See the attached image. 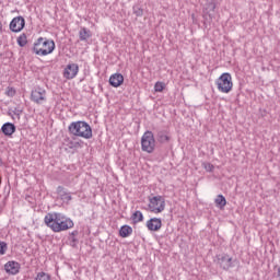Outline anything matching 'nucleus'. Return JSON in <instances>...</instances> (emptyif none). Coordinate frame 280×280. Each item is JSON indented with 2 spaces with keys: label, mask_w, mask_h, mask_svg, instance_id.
I'll return each mask as SVG.
<instances>
[{
  "label": "nucleus",
  "mask_w": 280,
  "mask_h": 280,
  "mask_svg": "<svg viewBox=\"0 0 280 280\" xmlns=\"http://www.w3.org/2000/svg\"><path fill=\"white\" fill-rule=\"evenodd\" d=\"M5 250H8V244L5 242H0V255H5Z\"/></svg>",
  "instance_id": "obj_26"
},
{
  "label": "nucleus",
  "mask_w": 280,
  "mask_h": 280,
  "mask_svg": "<svg viewBox=\"0 0 280 280\" xmlns=\"http://www.w3.org/2000/svg\"><path fill=\"white\" fill-rule=\"evenodd\" d=\"M93 34L91 33V30L86 27H82L79 32V38L80 40L86 42L89 38H91Z\"/></svg>",
  "instance_id": "obj_17"
},
{
  "label": "nucleus",
  "mask_w": 280,
  "mask_h": 280,
  "mask_svg": "<svg viewBox=\"0 0 280 280\" xmlns=\"http://www.w3.org/2000/svg\"><path fill=\"white\" fill-rule=\"evenodd\" d=\"M44 222L54 233H62V231H69L74 226L73 221L60 212L47 213Z\"/></svg>",
  "instance_id": "obj_1"
},
{
  "label": "nucleus",
  "mask_w": 280,
  "mask_h": 280,
  "mask_svg": "<svg viewBox=\"0 0 280 280\" xmlns=\"http://www.w3.org/2000/svg\"><path fill=\"white\" fill-rule=\"evenodd\" d=\"M23 27H25V19L23 16H16L10 23L11 32H21Z\"/></svg>",
  "instance_id": "obj_10"
},
{
  "label": "nucleus",
  "mask_w": 280,
  "mask_h": 280,
  "mask_svg": "<svg viewBox=\"0 0 280 280\" xmlns=\"http://www.w3.org/2000/svg\"><path fill=\"white\" fill-rule=\"evenodd\" d=\"M205 170H206L207 172H211V171L213 170V164H211V163H206V164H205Z\"/></svg>",
  "instance_id": "obj_28"
},
{
  "label": "nucleus",
  "mask_w": 280,
  "mask_h": 280,
  "mask_svg": "<svg viewBox=\"0 0 280 280\" xmlns=\"http://www.w3.org/2000/svg\"><path fill=\"white\" fill-rule=\"evenodd\" d=\"M3 32V23L0 21V34Z\"/></svg>",
  "instance_id": "obj_30"
},
{
  "label": "nucleus",
  "mask_w": 280,
  "mask_h": 280,
  "mask_svg": "<svg viewBox=\"0 0 280 280\" xmlns=\"http://www.w3.org/2000/svg\"><path fill=\"white\" fill-rule=\"evenodd\" d=\"M155 149L156 139H154V133L148 130L141 137V150L142 152H147V154H152Z\"/></svg>",
  "instance_id": "obj_5"
},
{
  "label": "nucleus",
  "mask_w": 280,
  "mask_h": 280,
  "mask_svg": "<svg viewBox=\"0 0 280 280\" xmlns=\"http://www.w3.org/2000/svg\"><path fill=\"white\" fill-rule=\"evenodd\" d=\"M217 207H220L223 209V207H226V198L223 195H218L214 200Z\"/></svg>",
  "instance_id": "obj_20"
},
{
  "label": "nucleus",
  "mask_w": 280,
  "mask_h": 280,
  "mask_svg": "<svg viewBox=\"0 0 280 280\" xmlns=\"http://www.w3.org/2000/svg\"><path fill=\"white\" fill-rule=\"evenodd\" d=\"M4 270L9 273V275H19V271L21 270V265L16 261H8L4 265Z\"/></svg>",
  "instance_id": "obj_14"
},
{
  "label": "nucleus",
  "mask_w": 280,
  "mask_h": 280,
  "mask_svg": "<svg viewBox=\"0 0 280 280\" xmlns=\"http://www.w3.org/2000/svg\"><path fill=\"white\" fill-rule=\"evenodd\" d=\"M31 101H33L34 104H45V102H47V91L40 86L35 88L31 92Z\"/></svg>",
  "instance_id": "obj_8"
},
{
  "label": "nucleus",
  "mask_w": 280,
  "mask_h": 280,
  "mask_svg": "<svg viewBox=\"0 0 280 280\" xmlns=\"http://www.w3.org/2000/svg\"><path fill=\"white\" fill-rule=\"evenodd\" d=\"M215 264L222 270H231V268H234V266H235V265H233V257L229 256L228 254L217 255Z\"/></svg>",
  "instance_id": "obj_7"
},
{
  "label": "nucleus",
  "mask_w": 280,
  "mask_h": 280,
  "mask_svg": "<svg viewBox=\"0 0 280 280\" xmlns=\"http://www.w3.org/2000/svg\"><path fill=\"white\" fill-rule=\"evenodd\" d=\"M68 130L73 137H81V139H92L93 129L86 121H73L69 125Z\"/></svg>",
  "instance_id": "obj_2"
},
{
  "label": "nucleus",
  "mask_w": 280,
  "mask_h": 280,
  "mask_svg": "<svg viewBox=\"0 0 280 280\" xmlns=\"http://www.w3.org/2000/svg\"><path fill=\"white\" fill-rule=\"evenodd\" d=\"M18 45H19L20 47H25V45H27V36H26L25 34L20 35V36L18 37Z\"/></svg>",
  "instance_id": "obj_22"
},
{
  "label": "nucleus",
  "mask_w": 280,
  "mask_h": 280,
  "mask_svg": "<svg viewBox=\"0 0 280 280\" xmlns=\"http://www.w3.org/2000/svg\"><path fill=\"white\" fill-rule=\"evenodd\" d=\"M1 130L5 137H12L16 132V126L12 122H5L2 125Z\"/></svg>",
  "instance_id": "obj_15"
},
{
  "label": "nucleus",
  "mask_w": 280,
  "mask_h": 280,
  "mask_svg": "<svg viewBox=\"0 0 280 280\" xmlns=\"http://www.w3.org/2000/svg\"><path fill=\"white\" fill-rule=\"evenodd\" d=\"M163 89H165V85L163 82H156L154 85L155 93H162Z\"/></svg>",
  "instance_id": "obj_24"
},
{
  "label": "nucleus",
  "mask_w": 280,
  "mask_h": 280,
  "mask_svg": "<svg viewBox=\"0 0 280 280\" xmlns=\"http://www.w3.org/2000/svg\"><path fill=\"white\" fill-rule=\"evenodd\" d=\"M131 220L133 224H139V222H143V212L137 210L132 215Z\"/></svg>",
  "instance_id": "obj_19"
},
{
  "label": "nucleus",
  "mask_w": 280,
  "mask_h": 280,
  "mask_svg": "<svg viewBox=\"0 0 280 280\" xmlns=\"http://www.w3.org/2000/svg\"><path fill=\"white\" fill-rule=\"evenodd\" d=\"M80 73V66L78 63H68L63 69V78L66 80H73Z\"/></svg>",
  "instance_id": "obj_9"
},
{
  "label": "nucleus",
  "mask_w": 280,
  "mask_h": 280,
  "mask_svg": "<svg viewBox=\"0 0 280 280\" xmlns=\"http://www.w3.org/2000/svg\"><path fill=\"white\" fill-rule=\"evenodd\" d=\"M35 280H51V276L45 271H42L36 275Z\"/></svg>",
  "instance_id": "obj_21"
},
{
  "label": "nucleus",
  "mask_w": 280,
  "mask_h": 280,
  "mask_svg": "<svg viewBox=\"0 0 280 280\" xmlns=\"http://www.w3.org/2000/svg\"><path fill=\"white\" fill-rule=\"evenodd\" d=\"M132 10L133 14L137 16H143V9H141L139 5H133Z\"/></svg>",
  "instance_id": "obj_25"
},
{
  "label": "nucleus",
  "mask_w": 280,
  "mask_h": 280,
  "mask_svg": "<svg viewBox=\"0 0 280 280\" xmlns=\"http://www.w3.org/2000/svg\"><path fill=\"white\" fill-rule=\"evenodd\" d=\"M278 277H280V267L278 268Z\"/></svg>",
  "instance_id": "obj_31"
},
{
  "label": "nucleus",
  "mask_w": 280,
  "mask_h": 280,
  "mask_svg": "<svg viewBox=\"0 0 280 280\" xmlns=\"http://www.w3.org/2000/svg\"><path fill=\"white\" fill-rule=\"evenodd\" d=\"M57 195L63 202L69 203L73 200V197H71V192L67 191L66 188L62 186L57 187Z\"/></svg>",
  "instance_id": "obj_11"
},
{
  "label": "nucleus",
  "mask_w": 280,
  "mask_h": 280,
  "mask_svg": "<svg viewBox=\"0 0 280 280\" xmlns=\"http://www.w3.org/2000/svg\"><path fill=\"white\" fill-rule=\"evenodd\" d=\"M77 244H78V238L72 237V240H71V246L75 247Z\"/></svg>",
  "instance_id": "obj_29"
},
{
  "label": "nucleus",
  "mask_w": 280,
  "mask_h": 280,
  "mask_svg": "<svg viewBox=\"0 0 280 280\" xmlns=\"http://www.w3.org/2000/svg\"><path fill=\"white\" fill-rule=\"evenodd\" d=\"M215 84L220 93H231L233 91V77L231 73L224 72L217 79Z\"/></svg>",
  "instance_id": "obj_4"
},
{
  "label": "nucleus",
  "mask_w": 280,
  "mask_h": 280,
  "mask_svg": "<svg viewBox=\"0 0 280 280\" xmlns=\"http://www.w3.org/2000/svg\"><path fill=\"white\" fill-rule=\"evenodd\" d=\"M131 233H132V226L130 225H122L119 230L120 237H130Z\"/></svg>",
  "instance_id": "obj_18"
},
{
  "label": "nucleus",
  "mask_w": 280,
  "mask_h": 280,
  "mask_svg": "<svg viewBox=\"0 0 280 280\" xmlns=\"http://www.w3.org/2000/svg\"><path fill=\"white\" fill-rule=\"evenodd\" d=\"M148 207L151 213H163L165 211V197L161 195L149 197Z\"/></svg>",
  "instance_id": "obj_6"
},
{
  "label": "nucleus",
  "mask_w": 280,
  "mask_h": 280,
  "mask_svg": "<svg viewBox=\"0 0 280 280\" xmlns=\"http://www.w3.org/2000/svg\"><path fill=\"white\" fill-rule=\"evenodd\" d=\"M54 49H56V43L52 39L39 37L34 43L33 54L36 56H49V54H54Z\"/></svg>",
  "instance_id": "obj_3"
},
{
  "label": "nucleus",
  "mask_w": 280,
  "mask_h": 280,
  "mask_svg": "<svg viewBox=\"0 0 280 280\" xmlns=\"http://www.w3.org/2000/svg\"><path fill=\"white\" fill-rule=\"evenodd\" d=\"M23 113L22 109L15 108L12 113H9L10 117H12V119H21V114Z\"/></svg>",
  "instance_id": "obj_23"
},
{
  "label": "nucleus",
  "mask_w": 280,
  "mask_h": 280,
  "mask_svg": "<svg viewBox=\"0 0 280 280\" xmlns=\"http://www.w3.org/2000/svg\"><path fill=\"white\" fill-rule=\"evenodd\" d=\"M171 139H172V137L170 136V131H167V130L158 131L159 143H170Z\"/></svg>",
  "instance_id": "obj_16"
},
{
  "label": "nucleus",
  "mask_w": 280,
  "mask_h": 280,
  "mask_svg": "<svg viewBox=\"0 0 280 280\" xmlns=\"http://www.w3.org/2000/svg\"><path fill=\"white\" fill-rule=\"evenodd\" d=\"M109 84L114 86V89H118L124 84V74L121 73H114L109 77Z\"/></svg>",
  "instance_id": "obj_13"
},
{
  "label": "nucleus",
  "mask_w": 280,
  "mask_h": 280,
  "mask_svg": "<svg viewBox=\"0 0 280 280\" xmlns=\"http://www.w3.org/2000/svg\"><path fill=\"white\" fill-rule=\"evenodd\" d=\"M162 226L163 222L159 218H152L149 221H147V229L149 231H161Z\"/></svg>",
  "instance_id": "obj_12"
},
{
  "label": "nucleus",
  "mask_w": 280,
  "mask_h": 280,
  "mask_svg": "<svg viewBox=\"0 0 280 280\" xmlns=\"http://www.w3.org/2000/svg\"><path fill=\"white\" fill-rule=\"evenodd\" d=\"M7 95L8 97H14V95H16V91L13 88H8Z\"/></svg>",
  "instance_id": "obj_27"
}]
</instances>
